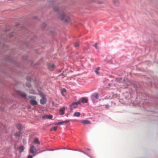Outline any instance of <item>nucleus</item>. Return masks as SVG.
Segmentation results:
<instances>
[{
  "label": "nucleus",
  "instance_id": "f257e3e1",
  "mask_svg": "<svg viewBox=\"0 0 158 158\" xmlns=\"http://www.w3.org/2000/svg\"><path fill=\"white\" fill-rule=\"evenodd\" d=\"M53 9L56 11L59 12L58 18L62 20H64L65 22L68 23H69L71 22V20L67 16L64 12L62 11L61 9H59L58 7L57 8H54Z\"/></svg>",
  "mask_w": 158,
  "mask_h": 158
},
{
  "label": "nucleus",
  "instance_id": "f03ea898",
  "mask_svg": "<svg viewBox=\"0 0 158 158\" xmlns=\"http://www.w3.org/2000/svg\"><path fill=\"white\" fill-rule=\"evenodd\" d=\"M47 101L46 95L40 92V104L44 105L46 103Z\"/></svg>",
  "mask_w": 158,
  "mask_h": 158
},
{
  "label": "nucleus",
  "instance_id": "7ed1b4c3",
  "mask_svg": "<svg viewBox=\"0 0 158 158\" xmlns=\"http://www.w3.org/2000/svg\"><path fill=\"white\" fill-rule=\"evenodd\" d=\"M81 104V102L80 101H78L77 102H74L70 106L72 108H76L78 104Z\"/></svg>",
  "mask_w": 158,
  "mask_h": 158
},
{
  "label": "nucleus",
  "instance_id": "20e7f679",
  "mask_svg": "<svg viewBox=\"0 0 158 158\" xmlns=\"http://www.w3.org/2000/svg\"><path fill=\"white\" fill-rule=\"evenodd\" d=\"M29 151L30 152L32 153H35L37 151L34 146L32 145H31V148Z\"/></svg>",
  "mask_w": 158,
  "mask_h": 158
},
{
  "label": "nucleus",
  "instance_id": "39448f33",
  "mask_svg": "<svg viewBox=\"0 0 158 158\" xmlns=\"http://www.w3.org/2000/svg\"><path fill=\"white\" fill-rule=\"evenodd\" d=\"M48 68L50 70H52L54 68L55 66L53 64L49 63L48 64Z\"/></svg>",
  "mask_w": 158,
  "mask_h": 158
},
{
  "label": "nucleus",
  "instance_id": "423d86ee",
  "mask_svg": "<svg viewBox=\"0 0 158 158\" xmlns=\"http://www.w3.org/2000/svg\"><path fill=\"white\" fill-rule=\"evenodd\" d=\"M52 118V116L51 115H44L42 117V118L43 119H51Z\"/></svg>",
  "mask_w": 158,
  "mask_h": 158
},
{
  "label": "nucleus",
  "instance_id": "0eeeda50",
  "mask_svg": "<svg viewBox=\"0 0 158 158\" xmlns=\"http://www.w3.org/2000/svg\"><path fill=\"white\" fill-rule=\"evenodd\" d=\"M98 93H95L93 94L91 96L92 100H94V98L98 99Z\"/></svg>",
  "mask_w": 158,
  "mask_h": 158
},
{
  "label": "nucleus",
  "instance_id": "6e6552de",
  "mask_svg": "<svg viewBox=\"0 0 158 158\" xmlns=\"http://www.w3.org/2000/svg\"><path fill=\"white\" fill-rule=\"evenodd\" d=\"M18 94L23 98H25L26 97V95L24 93L22 92L21 91H18Z\"/></svg>",
  "mask_w": 158,
  "mask_h": 158
},
{
  "label": "nucleus",
  "instance_id": "1a4fd4ad",
  "mask_svg": "<svg viewBox=\"0 0 158 158\" xmlns=\"http://www.w3.org/2000/svg\"><path fill=\"white\" fill-rule=\"evenodd\" d=\"M81 123L83 124H87L90 123V122L89 120H85L81 121Z\"/></svg>",
  "mask_w": 158,
  "mask_h": 158
},
{
  "label": "nucleus",
  "instance_id": "9d476101",
  "mask_svg": "<svg viewBox=\"0 0 158 158\" xmlns=\"http://www.w3.org/2000/svg\"><path fill=\"white\" fill-rule=\"evenodd\" d=\"M65 110V107H63L62 108H60L59 109V111L61 113L60 114L62 115L64 114V111Z\"/></svg>",
  "mask_w": 158,
  "mask_h": 158
},
{
  "label": "nucleus",
  "instance_id": "9b49d317",
  "mask_svg": "<svg viewBox=\"0 0 158 158\" xmlns=\"http://www.w3.org/2000/svg\"><path fill=\"white\" fill-rule=\"evenodd\" d=\"M81 102L83 103H87L88 100L86 98H83L81 99Z\"/></svg>",
  "mask_w": 158,
  "mask_h": 158
},
{
  "label": "nucleus",
  "instance_id": "f8f14e48",
  "mask_svg": "<svg viewBox=\"0 0 158 158\" xmlns=\"http://www.w3.org/2000/svg\"><path fill=\"white\" fill-rule=\"evenodd\" d=\"M81 114L80 112H76L74 113L73 116V117H79L80 116Z\"/></svg>",
  "mask_w": 158,
  "mask_h": 158
},
{
  "label": "nucleus",
  "instance_id": "ddd939ff",
  "mask_svg": "<svg viewBox=\"0 0 158 158\" xmlns=\"http://www.w3.org/2000/svg\"><path fill=\"white\" fill-rule=\"evenodd\" d=\"M30 103L32 105H36L37 104V102L33 100H31L30 101Z\"/></svg>",
  "mask_w": 158,
  "mask_h": 158
},
{
  "label": "nucleus",
  "instance_id": "4468645a",
  "mask_svg": "<svg viewBox=\"0 0 158 158\" xmlns=\"http://www.w3.org/2000/svg\"><path fill=\"white\" fill-rule=\"evenodd\" d=\"M18 148L19 150V152H21L24 150V147L23 146H21L18 147Z\"/></svg>",
  "mask_w": 158,
  "mask_h": 158
},
{
  "label": "nucleus",
  "instance_id": "2eb2a0df",
  "mask_svg": "<svg viewBox=\"0 0 158 158\" xmlns=\"http://www.w3.org/2000/svg\"><path fill=\"white\" fill-rule=\"evenodd\" d=\"M66 89H64V88H63V89L61 90V94H62V95L63 96H64V97H65V94H64V93H65V92H66Z\"/></svg>",
  "mask_w": 158,
  "mask_h": 158
},
{
  "label": "nucleus",
  "instance_id": "dca6fc26",
  "mask_svg": "<svg viewBox=\"0 0 158 158\" xmlns=\"http://www.w3.org/2000/svg\"><path fill=\"white\" fill-rule=\"evenodd\" d=\"M100 70V68H97L96 69L95 71V72L97 74H99L100 73V72H99V70Z\"/></svg>",
  "mask_w": 158,
  "mask_h": 158
},
{
  "label": "nucleus",
  "instance_id": "f3484780",
  "mask_svg": "<svg viewBox=\"0 0 158 158\" xmlns=\"http://www.w3.org/2000/svg\"><path fill=\"white\" fill-rule=\"evenodd\" d=\"M113 3L116 5L118 4L119 3L118 0H113Z\"/></svg>",
  "mask_w": 158,
  "mask_h": 158
},
{
  "label": "nucleus",
  "instance_id": "a211bd4d",
  "mask_svg": "<svg viewBox=\"0 0 158 158\" xmlns=\"http://www.w3.org/2000/svg\"><path fill=\"white\" fill-rule=\"evenodd\" d=\"M17 127L19 130H21L22 128L21 125L20 124H18L17 126Z\"/></svg>",
  "mask_w": 158,
  "mask_h": 158
},
{
  "label": "nucleus",
  "instance_id": "6ab92c4d",
  "mask_svg": "<svg viewBox=\"0 0 158 158\" xmlns=\"http://www.w3.org/2000/svg\"><path fill=\"white\" fill-rule=\"evenodd\" d=\"M22 133L20 131H19V132L18 133H16L15 134V135L16 136H20L21 135Z\"/></svg>",
  "mask_w": 158,
  "mask_h": 158
},
{
  "label": "nucleus",
  "instance_id": "aec40b11",
  "mask_svg": "<svg viewBox=\"0 0 158 158\" xmlns=\"http://www.w3.org/2000/svg\"><path fill=\"white\" fill-rule=\"evenodd\" d=\"M34 142L35 143H39V139L37 138H35L34 141Z\"/></svg>",
  "mask_w": 158,
  "mask_h": 158
},
{
  "label": "nucleus",
  "instance_id": "412c9836",
  "mask_svg": "<svg viewBox=\"0 0 158 158\" xmlns=\"http://www.w3.org/2000/svg\"><path fill=\"white\" fill-rule=\"evenodd\" d=\"M64 123V121H62V122H58V123H56L55 124V125H62Z\"/></svg>",
  "mask_w": 158,
  "mask_h": 158
},
{
  "label": "nucleus",
  "instance_id": "4be33fe9",
  "mask_svg": "<svg viewBox=\"0 0 158 158\" xmlns=\"http://www.w3.org/2000/svg\"><path fill=\"white\" fill-rule=\"evenodd\" d=\"M74 46L75 47H77L79 46V44L78 42H76L75 43Z\"/></svg>",
  "mask_w": 158,
  "mask_h": 158
},
{
  "label": "nucleus",
  "instance_id": "5701e85b",
  "mask_svg": "<svg viewBox=\"0 0 158 158\" xmlns=\"http://www.w3.org/2000/svg\"><path fill=\"white\" fill-rule=\"evenodd\" d=\"M26 86L28 87H31V85L30 83H28L26 84Z\"/></svg>",
  "mask_w": 158,
  "mask_h": 158
},
{
  "label": "nucleus",
  "instance_id": "b1692460",
  "mask_svg": "<svg viewBox=\"0 0 158 158\" xmlns=\"http://www.w3.org/2000/svg\"><path fill=\"white\" fill-rule=\"evenodd\" d=\"M94 46L96 49H98V47L97 46V44L96 43L94 44Z\"/></svg>",
  "mask_w": 158,
  "mask_h": 158
},
{
  "label": "nucleus",
  "instance_id": "393cba45",
  "mask_svg": "<svg viewBox=\"0 0 158 158\" xmlns=\"http://www.w3.org/2000/svg\"><path fill=\"white\" fill-rule=\"evenodd\" d=\"M52 129L53 130H54L56 131V130L57 129V127H53V128H52Z\"/></svg>",
  "mask_w": 158,
  "mask_h": 158
},
{
  "label": "nucleus",
  "instance_id": "a878e982",
  "mask_svg": "<svg viewBox=\"0 0 158 158\" xmlns=\"http://www.w3.org/2000/svg\"><path fill=\"white\" fill-rule=\"evenodd\" d=\"M29 93L30 94H33L34 93V91L33 90H31L29 91Z\"/></svg>",
  "mask_w": 158,
  "mask_h": 158
},
{
  "label": "nucleus",
  "instance_id": "bb28decb",
  "mask_svg": "<svg viewBox=\"0 0 158 158\" xmlns=\"http://www.w3.org/2000/svg\"><path fill=\"white\" fill-rule=\"evenodd\" d=\"M69 121H70V120H66L65 121H64V123H67L69 122Z\"/></svg>",
  "mask_w": 158,
  "mask_h": 158
},
{
  "label": "nucleus",
  "instance_id": "cd10ccee",
  "mask_svg": "<svg viewBox=\"0 0 158 158\" xmlns=\"http://www.w3.org/2000/svg\"><path fill=\"white\" fill-rule=\"evenodd\" d=\"M105 107L106 108H108L109 107V106L108 105H106L105 106Z\"/></svg>",
  "mask_w": 158,
  "mask_h": 158
},
{
  "label": "nucleus",
  "instance_id": "c85d7f7f",
  "mask_svg": "<svg viewBox=\"0 0 158 158\" xmlns=\"http://www.w3.org/2000/svg\"><path fill=\"white\" fill-rule=\"evenodd\" d=\"M32 156L31 155H29L27 156V158H32Z\"/></svg>",
  "mask_w": 158,
  "mask_h": 158
},
{
  "label": "nucleus",
  "instance_id": "c756f323",
  "mask_svg": "<svg viewBox=\"0 0 158 158\" xmlns=\"http://www.w3.org/2000/svg\"><path fill=\"white\" fill-rule=\"evenodd\" d=\"M50 131H52V129H51Z\"/></svg>",
  "mask_w": 158,
  "mask_h": 158
},
{
  "label": "nucleus",
  "instance_id": "7c9ffc66",
  "mask_svg": "<svg viewBox=\"0 0 158 158\" xmlns=\"http://www.w3.org/2000/svg\"><path fill=\"white\" fill-rule=\"evenodd\" d=\"M11 36V35H10L9 36Z\"/></svg>",
  "mask_w": 158,
  "mask_h": 158
},
{
  "label": "nucleus",
  "instance_id": "2f4dec72",
  "mask_svg": "<svg viewBox=\"0 0 158 158\" xmlns=\"http://www.w3.org/2000/svg\"><path fill=\"white\" fill-rule=\"evenodd\" d=\"M109 86H110V84H109Z\"/></svg>",
  "mask_w": 158,
  "mask_h": 158
}]
</instances>
